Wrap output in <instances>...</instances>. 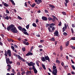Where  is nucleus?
Listing matches in <instances>:
<instances>
[{"instance_id":"1","label":"nucleus","mask_w":75,"mask_h":75,"mask_svg":"<svg viewBox=\"0 0 75 75\" xmlns=\"http://www.w3.org/2000/svg\"><path fill=\"white\" fill-rule=\"evenodd\" d=\"M11 31L12 32V33L14 34H16V33H18V30H17L16 27H15V25H13V27L11 30Z\"/></svg>"},{"instance_id":"2","label":"nucleus","mask_w":75,"mask_h":75,"mask_svg":"<svg viewBox=\"0 0 75 75\" xmlns=\"http://www.w3.org/2000/svg\"><path fill=\"white\" fill-rule=\"evenodd\" d=\"M28 65L29 67L32 66V69L33 70L36 69L35 68V66H34L35 65V63H33V62H30V63H28Z\"/></svg>"},{"instance_id":"3","label":"nucleus","mask_w":75,"mask_h":75,"mask_svg":"<svg viewBox=\"0 0 75 75\" xmlns=\"http://www.w3.org/2000/svg\"><path fill=\"white\" fill-rule=\"evenodd\" d=\"M57 67L55 66H53V69H54L52 71V74L54 75H57Z\"/></svg>"},{"instance_id":"4","label":"nucleus","mask_w":75,"mask_h":75,"mask_svg":"<svg viewBox=\"0 0 75 75\" xmlns=\"http://www.w3.org/2000/svg\"><path fill=\"white\" fill-rule=\"evenodd\" d=\"M13 27V24H11L6 29L8 30V31H9L10 30V31H11V29Z\"/></svg>"},{"instance_id":"5","label":"nucleus","mask_w":75,"mask_h":75,"mask_svg":"<svg viewBox=\"0 0 75 75\" xmlns=\"http://www.w3.org/2000/svg\"><path fill=\"white\" fill-rule=\"evenodd\" d=\"M11 50H8L7 51V54L8 55H9V56L10 57L11 56Z\"/></svg>"},{"instance_id":"6","label":"nucleus","mask_w":75,"mask_h":75,"mask_svg":"<svg viewBox=\"0 0 75 75\" xmlns=\"http://www.w3.org/2000/svg\"><path fill=\"white\" fill-rule=\"evenodd\" d=\"M67 25L66 23L64 24V27H63L62 28V32H64V31H65V30H67Z\"/></svg>"},{"instance_id":"7","label":"nucleus","mask_w":75,"mask_h":75,"mask_svg":"<svg viewBox=\"0 0 75 75\" xmlns=\"http://www.w3.org/2000/svg\"><path fill=\"white\" fill-rule=\"evenodd\" d=\"M58 34H59V33H58V30H56L55 32L54 33V36L58 37Z\"/></svg>"},{"instance_id":"8","label":"nucleus","mask_w":75,"mask_h":75,"mask_svg":"<svg viewBox=\"0 0 75 75\" xmlns=\"http://www.w3.org/2000/svg\"><path fill=\"white\" fill-rule=\"evenodd\" d=\"M42 20H43V21H47V17L45 16H43L42 17Z\"/></svg>"},{"instance_id":"9","label":"nucleus","mask_w":75,"mask_h":75,"mask_svg":"<svg viewBox=\"0 0 75 75\" xmlns=\"http://www.w3.org/2000/svg\"><path fill=\"white\" fill-rule=\"evenodd\" d=\"M45 59H46V60H48V62H50V58L48 56H46L45 57Z\"/></svg>"},{"instance_id":"10","label":"nucleus","mask_w":75,"mask_h":75,"mask_svg":"<svg viewBox=\"0 0 75 75\" xmlns=\"http://www.w3.org/2000/svg\"><path fill=\"white\" fill-rule=\"evenodd\" d=\"M48 21H51V20H52L53 22H54V21H55V19H53L50 17H48Z\"/></svg>"},{"instance_id":"11","label":"nucleus","mask_w":75,"mask_h":75,"mask_svg":"<svg viewBox=\"0 0 75 75\" xmlns=\"http://www.w3.org/2000/svg\"><path fill=\"white\" fill-rule=\"evenodd\" d=\"M30 74H31V71H28L26 73V75H30Z\"/></svg>"},{"instance_id":"12","label":"nucleus","mask_w":75,"mask_h":75,"mask_svg":"<svg viewBox=\"0 0 75 75\" xmlns=\"http://www.w3.org/2000/svg\"><path fill=\"white\" fill-rule=\"evenodd\" d=\"M19 60H21V61H22L23 62H25V61H26V60H25V59H24L23 58L21 57V56H20L19 57Z\"/></svg>"},{"instance_id":"13","label":"nucleus","mask_w":75,"mask_h":75,"mask_svg":"<svg viewBox=\"0 0 75 75\" xmlns=\"http://www.w3.org/2000/svg\"><path fill=\"white\" fill-rule=\"evenodd\" d=\"M33 53L31 52H29L27 54H26V56H29V55H33Z\"/></svg>"},{"instance_id":"14","label":"nucleus","mask_w":75,"mask_h":75,"mask_svg":"<svg viewBox=\"0 0 75 75\" xmlns=\"http://www.w3.org/2000/svg\"><path fill=\"white\" fill-rule=\"evenodd\" d=\"M13 55L14 56H15V57H17L18 59H19V57H21V56H20V55L18 54H16V53H14Z\"/></svg>"},{"instance_id":"15","label":"nucleus","mask_w":75,"mask_h":75,"mask_svg":"<svg viewBox=\"0 0 75 75\" xmlns=\"http://www.w3.org/2000/svg\"><path fill=\"white\" fill-rule=\"evenodd\" d=\"M6 60L7 64H9V62H10V59L9 58H8L7 59H6Z\"/></svg>"},{"instance_id":"16","label":"nucleus","mask_w":75,"mask_h":75,"mask_svg":"<svg viewBox=\"0 0 75 75\" xmlns=\"http://www.w3.org/2000/svg\"><path fill=\"white\" fill-rule=\"evenodd\" d=\"M22 32H25V31H27V30L24 28H23L21 30Z\"/></svg>"},{"instance_id":"17","label":"nucleus","mask_w":75,"mask_h":75,"mask_svg":"<svg viewBox=\"0 0 75 75\" xmlns=\"http://www.w3.org/2000/svg\"><path fill=\"white\" fill-rule=\"evenodd\" d=\"M42 66L43 68V69H44L45 70H46V68H45V65H44V64H42Z\"/></svg>"},{"instance_id":"18","label":"nucleus","mask_w":75,"mask_h":75,"mask_svg":"<svg viewBox=\"0 0 75 75\" xmlns=\"http://www.w3.org/2000/svg\"><path fill=\"white\" fill-rule=\"evenodd\" d=\"M23 33L24 34H25V35H29V34L27 32V31L23 32Z\"/></svg>"},{"instance_id":"19","label":"nucleus","mask_w":75,"mask_h":75,"mask_svg":"<svg viewBox=\"0 0 75 75\" xmlns=\"http://www.w3.org/2000/svg\"><path fill=\"white\" fill-rule=\"evenodd\" d=\"M18 29L20 30V31H21V30H22V27H21L20 26H18Z\"/></svg>"},{"instance_id":"20","label":"nucleus","mask_w":75,"mask_h":75,"mask_svg":"<svg viewBox=\"0 0 75 75\" xmlns=\"http://www.w3.org/2000/svg\"><path fill=\"white\" fill-rule=\"evenodd\" d=\"M49 6L52 8H55V6H54V5H52L51 4H50L49 5Z\"/></svg>"},{"instance_id":"21","label":"nucleus","mask_w":75,"mask_h":75,"mask_svg":"<svg viewBox=\"0 0 75 75\" xmlns=\"http://www.w3.org/2000/svg\"><path fill=\"white\" fill-rule=\"evenodd\" d=\"M48 30L50 33H52V32H53V30L51 31V28H50V27L48 28Z\"/></svg>"},{"instance_id":"22","label":"nucleus","mask_w":75,"mask_h":75,"mask_svg":"<svg viewBox=\"0 0 75 75\" xmlns=\"http://www.w3.org/2000/svg\"><path fill=\"white\" fill-rule=\"evenodd\" d=\"M4 6L6 7H8V6H9L8 4H7L6 3H4Z\"/></svg>"},{"instance_id":"23","label":"nucleus","mask_w":75,"mask_h":75,"mask_svg":"<svg viewBox=\"0 0 75 75\" xmlns=\"http://www.w3.org/2000/svg\"><path fill=\"white\" fill-rule=\"evenodd\" d=\"M35 5H36V4H35V3H34L32 5H30V6H31V7L33 8L34 7H35Z\"/></svg>"},{"instance_id":"24","label":"nucleus","mask_w":75,"mask_h":75,"mask_svg":"<svg viewBox=\"0 0 75 75\" xmlns=\"http://www.w3.org/2000/svg\"><path fill=\"white\" fill-rule=\"evenodd\" d=\"M41 60L43 61V62H45L46 61L45 59V58H44V57H42Z\"/></svg>"},{"instance_id":"25","label":"nucleus","mask_w":75,"mask_h":75,"mask_svg":"<svg viewBox=\"0 0 75 75\" xmlns=\"http://www.w3.org/2000/svg\"><path fill=\"white\" fill-rule=\"evenodd\" d=\"M32 25L33 26V27H37V25H36V24L35 23H33Z\"/></svg>"},{"instance_id":"26","label":"nucleus","mask_w":75,"mask_h":75,"mask_svg":"<svg viewBox=\"0 0 75 75\" xmlns=\"http://www.w3.org/2000/svg\"><path fill=\"white\" fill-rule=\"evenodd\" d=\"M33 71L35 74H37L38 72V71H37L36 69L33 70Z\"/></svg>"},{"instance_id":"27","label":"nucleus","mask_w":75,"mask_h":75,"mask_svg":"<svg viewBox=\"0 0 75 75\" xmlns=\"http://www.w3.org/2000/svg\"><path fill=\"white\" fill-rule=\"evenodd\" d=\"M35 1L36 3H37V4H40V3H41V2H38V1H37V0H35Z\"/></svg>"},{"instance_id":"28","label":"nucleus","mask_w":75,"mask_h":75,"mask_svg":"<svg viewBox=\"0 0 75 75\" xmlns=\"http://www.w3.org/2000/svg\"><path fill=\"white\" fill-rule=\"evenodd\" d=\"M11 2L13 4L14 6L15 5V3H14V1L13 0H10Z\"/></svg>"},{"instance_id":"29","label":"nucleus","mask_w":75,"mask_h":75,"mask_svg":"<svg viewBox=\"0 0 75 75\" xmlns=\"http://www.w3.org/2000/svg\"><path fill=\"white\" fill-rule=\"evenodd\" d=\"M5 20H9V16H6V17H5Z\"/></svg>"},{"instance_id":"30","label":"nucleus","mask_w":75,"mask_h":75,"mask_svg":"<svg viewBox=\"0 0 75 75\" xmlns=\"http://www.w3.org/2000/svg\"><path fill=\"white\" fill-rule=\"evenodd\" d=\"M50 41H55V38H52L51 39H50Z\"/></svg>"},{"instance_id":"31","label":"nucleus","mask_w":75,"mask_h":75,"mask_svg":"<svg viewBox=\"0 0 75 75\" xmlns=\"http://www.w3.org/2000/svg\"><path fill=\"white\" fill-rule=\"evenodd\" d=\"M56 63H58L59 64H60V61L58 60H56Z\"/></svg>"},{"instance_id":"32","label":"nucleus","mask_w":75,"mask_h":75,"mask_svg":"<svg viewBox=\"0 0 75 75\" xmlns=\"http://www.w3.org/2000/svg\"><path fill=\"white\" fill-rule=\"evenodd\" d=\"M12 73H13L14 74H16V71H14V69H12Z\"/></svg>"},{"instance_id":"33","label":"nucleus","mask_w":75,"mask_h":75,"mask_svg":"<svg viewBox=\"0 0 75 75\" xmlns=\"http://www.w3.org/2000/svg\"><path fill=\"white\" fill-rule=\"evenodd\" d=\"M69 41H67V42L66 45V47H68V46L69 45Z\"/></svg>"},{"instance_id":"34","label":"nucleus","mask_w":75,"mask_h":75,"mask_svg":"<svg viewBox=\"0 0 75 75\" xmlns=\"http://www.w3.org/2000/svg\"><path fill=\"white\" fill-rule=\"evenodd\" d=\"M4 55L6 56V57H7V51H6V50H5Z\"/></svg>"},{"instance_id":"35","label":"nucleus","mask_w":75,"mask_h":75,"mask_svg":"<svg viewBox=\"0 0 75 75\" xmlns=\"http://www.w3.org/2000/svg\"><path fill=\"white\" fill-rule=\"evenodd\" d=\"M29 27H30V24H29L26 25V28L27 29H29Z\"/></svg>"},{"instance_id":"36","label":"nucleus","mask_w":75,"mask_h":75,"mask_svg":"<svg viewBox=\"0 0 75 75\" xmlns=\"http://www.w3.org/2000/svg\"><path fill=\"white\" fill-rule=\"evenodd\" d=\"M63 35L65 36H67V35H68V34L66 32H64L63 33Z\"/></svg>"},{"instance_id":"37","label":"nucleus","mask_w":75,"mask_h":75,"mask_svg":"<svg viewBox=\"0 0 75 75\" xmlns=\"http://www.w3.org/2000/svg\"><path fill=\"white\" fill-rule=\"evenodd\" d=\"M52 17H53V19H54V21H55V18H56V17L54 15H52Z\"/></svg>"},{"instance_id":"38","label":"nucleus","mask_w":75,"mask_h":75,"mask_svg":"<svg viewBox=\"0 0 75 75\" xmlns=\"http://www.w3.org/2000/svg\"><path fill=\"white\" fill-rule=\"evenodd\" d=\"M71 33L72 34H74V30H73V28H71Z\"/></svg>"},{"instance_id":"39","label":"nucleus","mask_w":75,"mask_h":75,"mask_svg":"<svg viewBox=\"0 0 75 75\" xmlns=\"http://www.w3.org/2000/svg\"><path fill=\"white\" fill-rule=\"evenodd\" d=\"M11 48L12 49L13 51H14V46H11Z\"/></svg>"},{"instance_id":"40","label":"nucleus","mask_w":75,"mask_h":75,"mask_svg":"<svg viewBox=\"0 0 75 75\" xmlns=\"http://www.w3.org/2000/svg\"><path fill=\"white\" fill-rule=\"evenodd\" d=\"M71 67L73 69H74V70H75V67L74 66V65H72L71 66Z\"/></svg>"},{"instance_id":"41","label":"nucleus","mask_w":75,"mask_h":75,"mask_svg":"<svg viewBox=\"0 0 75 75\" xmlns=\"http://www.w3.org/2000/svg\"><path fill=\"white\" fill-rule=\"evenodd\" d=\"M22 51L24 52L25 51V47H23L22 48Z\"/></svg>"},{"instance_id":"42","label":"nucleus","mask_w":75,"mask_h":75,"mask_svg":"<svg viewBox=\"0 0 75 75\" xmlns=\"http://www.w3.org/2000/svg\"><path fill=\"white\" fill-rule=\"evenodd\" d=\"M18 18L19 20H22V19H23L22 18H21V17H20L19 16H18Z\"/></svg>"},{"instance_id":"43","label":"nucleus","mask_w":75,"mask_h":75,"mask_svg":"<svg viewBox=\"0 0 75 75\" xmlns=\"http://www.w3.org/2000/svg\"><path fill=\"white\" fill-rule=\"evenodd\" d=\"M36 64L37 65V66H38V67H40V65H39V63H38V62H36Z\"/></svg>"},{"instance_id":"44","label":"nucleus","mask_w":75,"mask_h":75,"mask_svg":"<svg viewBox=\"0 0 75 75\" xmlns=\"http://www.w3.org/2000/svg\"><path fill=\"white\" fill-rule=\"evenodd\" d=\"M6 12L7 14H9V13H10V12H9V11H8L7 9L6 10Z\"/></svg>"},{"instance_id":"45","label":"nucleus","mask_w":75,"mask_h":75,"mask_svg":"<svg viewBox=\"0 0 75 75\" xmlns=\"http://www.w3.org/2000/svg\"><path fill=\"white\" fill-rule=\"evenodd\" d=\"M38 47H39V48H43V47H42V45H40L38 46Z\"/></svg>"},{"instance_id":"46","label":"nucleus","mask_w":75,"mask_h":75,"mask_svg":"<svg viewBox=\"0 0 75 75\" xmlns=\"http://www.w3.org/2000/svg\"><path fill=\"white\" fill-rule=\"evenodd\" d=\"M48 26H50V24H49L48 23H47L46 25V27H48Z\"/></svg>"},{"instance_id":"47","label":"nucleus","mask_w":75,"mask_h":75,"mask_svg":"<svg viewBox=\"0 0 75 75\" xmlns=\"http://www.w3.org/2000/svg\"><path fill=\"white\" fill-rule=\"evenodd\" d=\"M52 30L53 31H54V30H55V27L53 26L52 28Z\"/></svg>"},{"instance_id":"48","label":"nucleus","mask_w":75,"mask_h":75,"mask_svg":"<svg viewBox=\"0 0 75 75\" xmlns=\"http://www.w3.org/2000/svg\"><path fill=\"white\" fill-rule=\"evenodd\" d=\"M60 49L61 50V51H62V46L61 45L60 47Z\"/></svg>"},{"instance_id":"49","label":"nucleus","mask_w":75,"mask_h":75,"mask_svg":"<svg viewBox=\"0 0 75 75\" xmlns=\"http://www.w3.org/2000/svg\"><path fill=\"white\" fill-rule=\"evenodd\" d=\"M33 46H32L31 47V48H30V52H31V51H32V50H33Z\"/></svg>"},{"instance_id":"50","label":"nucleus","mask_w":75,"mask_h":75,"mask_svg":"<svg viewBox=\"0 0 75 75\" xmlns=\"http://www.w3.org/2000/svg\"><path fill=\"white\" fill-rule=\"evenodd\" d=\"M14 46L15 47V48H18V46L16 45H14Z\"/></svg>"},{"instance_id":"51","label":"nucleus","mask_w":75,"mask_h":75,"mask_svg":"<svg viewBox=\"0 0 75 75\" xmlns=\"http://www.w3.org/2000/svg\"><path fill=\"white\" fill-rule=\"evenodd\" d=\"M62 13L63 14V15H67V13L65 12H63Z\"/></svg>"},{"instance_id":"52","label":"nucleus","mask_w":75,"mask_h":75,"mask_svg":"<svg viewBox=\"0 0 75 75\" xmlns=\"http://www.w3.org/2000/svg\"><path fill=\"white\" fill-rule=\"evenodd\" d=\"M61 24H62L61 22H60L58 24L59 26H61Z\"/></svg>"},{"instance_id":"53","label":"nucleus","mask_w":75,"mask_h":75,"mask_svg":"<svg viewBox=\"0 0 75 75\" xmlns=\"http://www.w3.org/2000/svg\"><path fill=\"white\" fill-rule=\"evenodd\" d=\"M50 25H52V26H54V25H55V24L54 23H51L50 24Z\"/></svg>"},{"instance_id":"54","label":"nucleus","mask_w":75,"mask_h":75,"mask_svg":"<svg viewBox=\"0 0 75 75\" xmlns=\"http://www.w3.org/2000/svg\"><path fill=\"white\" fill-rule=\"evenodd\" d=\"M65 1L67 3H69V0H65Z\"/></svg>"},{"instance_id":"55","label":"nucleus","mask_w":75,"mask_h":75,"mask_svg":"<svg viewBox=\"0 0 75 75\" xmlns=\"http://www.w3.org/2000/svg\"><path fill=\"white\" fill-rule=\"evenodd\" d=\"M44 40H40V42H41V43H42V42H44Z\"/></svg>"},{"instance_id":"56","label":"nucleus","mask_w":75,"mask_h":75,"mask_svg":"<svg viewBox=\"0 0 75 75\" xmlns=\"http://www.w3.org/2000/svg\"><path fill=\"white\" fill-rule=\"evenodd\" d=\"M37 0L40 3H42V1L41 0H37Z\"/></svg>"},{"instance_id":"57","label":"nucleus","mask_w":75,"mask_h":75,"mask_svg":"<svg viewBox=\"0 0 75 75\" xmlns=\"http://www.w3.org/2000/svg\"><path fill=\"white\" fill-rule=\"evenodd\" d=\"M3 45V43H2L0 41V45L2 46Z\"/></svg>"},{"instance_id":"58","label":"nucleus","mask_w":75,"mask_h":75,"mask_svg":"<svg viewBox=\"0 0 75 75\" xmlns=\"http://www.w3.org/2000/svg\"><path fill=\"white\" fill-rule=\"evenodd\" d=\"M25 45H29V43H28V42H27L26 43Z\"/></svg>"},{"instance_id":"59","label":"nucleus","mask_w":75,"mask_h":75,"mask_svg":"<svg viewBox=\"0 0 75 75\" xmlns=\"http://www.w3.org/2000/svg\"><path fill=\"white\" fill-rule=\"evenodd\" d=\"M17 64L18 65H20V62H17Z\"/></svg>"},{"instance_id":"60","label":"nucleus","mask_w":75,"mask_h":75,"mask_svg":"<svg viewBox=\"0 0 75 75\" xmlns=\"http://www.w3.org/2000/svg\"><path fill=\"white\" fill-rule=\"evenodd\" d=\"M71 48H72V49H73L74 50H75V47L72 46H71Z\"/></svg>"},{"instance_id":"61","label":"nucleus","mask_w":75,"mask_h":75,"mask_svg":"<svg viewBox=\"0 0 75 75\" xmlns=\"http://www.w3.org/2000/svg\"><path fill=\"white\" fill-rule=\"evenodd\" d=\"M72 26L73 28L75 27V25H74V24H72Z\"/></svg>"},{"instance_id":"62","label":"nucleus","mask_w":75,"mask_h":75,"mask_svg":"<svg viewBox=\"0 0 75 75\" xmlns=\"http://www.w3.org/2000/svg\"><path fill=\"white\" fill-rule=\"evenodd\" d=\"M21 74H22V75H23V74H25V71H23L21 73Z\"/></svg>"},{"instance_id":"63","label":"nucleus","mask_w":75,"mask_h":75,"mask_svg":"<svg viewBox=\"0 0 75 75\" xmlns=\"http://www.w3.org/2000/svg\"><path fill=\"white\" fill-rule=\"evenodd\" d=\"M64 62H62L61 63V65H62V66H64Z\"/></svg>"},{"instance_id":"64","label":"nucleus","mask_w":75,"mask_h":75,"mask_svg":"<svg viewBox=\"0 0 75 75\" xmlns=\"http://www.w3.org/2000/svg\"><path fill=\"white\" fill-rule=\"evenodd\" d=\"M71 39L73 40H75V37L72 38H71Z\"/></svg>"}]
</instances>
